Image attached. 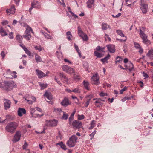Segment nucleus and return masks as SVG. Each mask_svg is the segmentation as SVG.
<instances>
[{
	"instance_id": "obj_1",
	"label": "nucleus",
	"mask_w": 153,
	"mask_h": 153,
	"mask_svg": "<svg viewBox=\"0 0 153 153\" xmlns=\"http://www.w3.org/2000/svg\"><path fill=\"white\" fill-rule=\"evenodd\" d=\"M16 86L15 82L12 80L4 81L3 84L0 82V88L7 91H11Z\"/></svg>"
},
{
	"instance_id": "obj_2",
	"label": "nucleus",
	"mask_w": 153,
	"mask_h": 153,
	"mask_svg": "<svg viewBox=\"0 0 153 153\" xmlns=\"http://www.w3.org/2000/svg\"><path fill=\"white\" fill-rule=\"evenodd\" d=\"M18 126V124L15 122L9 123L5 127V130L11 134L13 133Z\"/></svg>"
},
{
	"instance_id": "obj_3",
	"label": "nucleus",
	"mask_w": 153,
	"mask_h": 153,
	"mask_svg": "<svg viewBox=\"0 0 153 153\" xmlns=\"http://www.w3.org/2000/svg\"><path fill=\"white\" fill-rule=\"evenodd\" d=\"M78 138L75 135L71 136L69 140L67 141L66 144L70 148L74 147L77 142Z\"/></svg>"
},
{
	"instance_id": "obj_4",
	"label": "nucleus",
	"mask_w": 153,
	"mask_h": 153,
	"mask_svg": "<svg viewBox=\"0 0 153 153\" xmlns=\"http://www.w3.org/2000/svg\"><path fill=\"white\" fill-rule=\"evenodd\" d=\"M140 37L143 39V42L146 44H149L151 43L149 40L147 39V36L143 32L141 29H140Z\"/></svg>"
},
{
	"instance_id": "obj_5",
	"label": "nucleus",
	"mask_w": 153,
	"mask_h": 153,
	"mask_svg": "<svg viewBox=\"0 0 153 153\" xmlns=\"http://www.w3.org/2000/svg\"><path fill=\"white\" fill-rule=\"evenodd\" d=\"M99 76L97 73L93 75L91 78L92 83L94 85H97L100 84Z\"/></svg>"
},
{
	"instance_id": "obj_6",
	"label": "nucleus",
	"mask_w": 153,
	"mask_h": 153,
	"mask_svg": "<svg viewBox=\"0 0 153 153\" xmlns=\"http://www.w3.org/2000/svg\"><path fill=\"white\" fill-rule=\"evenodd\" d=\"M61 67L63 70L67 73L71 74L74 73V69L68 65H63Z\"/></svg>"
},
{
	"instance_id": "obj_7",
	"label": "nucleus",
	"mask_w": 153,
	"mask_h": 153,
	"mask_svg": "<svg viewBox=\"0 0 153 153\" xmlns=\"http://www.w3.org/2000/svg\"><path fill=\"white\" fill-rule=\"evenodd\" d=\"M6 74L7 75V77L8 78L12 79L16 78L17 77L16 73L15 71H11L10 69H7L6 71Z\"/></svg>"
},
{
	"instance_id": "obj_8",
	"label": "nucleus",
	"mask_w": 153,
	"mask_h": 153,
	"mask_svg": "<svg viewBox=\"0 0 153 153\" xmlns=\"http://www.w3.org/2000/svg\"><path fill=\"white\" fill-rule=\"evenodd\" d=\"M71 125L74 128H79L82 126V123L80 121L75 120L71 123Z\"/></svg>"
},
{
	"instance_id": "obj_9",
	"label": "nucleus",
	"mask_w": 153,
	"mask_h": 153,
	"mask_svg": "<svg viewBox=\"0 0 153 153\" xmlns=\"http://www.w3.org/2000/svg\"><path fill=\"white\" fill-rule=\"evenodd\" d=\"M21 135V132L20 131H16L13 137V142H16L19 141L20 140Z\"/></svg>"
},
{
	"instance_id": "obj_10",
	"label": "nucleus",
	"mask_w": 153,
	"mask_h": 153,
	"mask_svg": "<svg viewBox=\"0 0 153 153\" xmlns=\"http://www.w3.org/2000/svg\"><path fill=\"white\" fill-rule=\"evenodd\" d=\"M144 0H141V7L140 8L142 11V12L143 13H146L147 11L148 5L146 4H144L143 3Z\"/></svg>"
},
{
	"instance_id": "obj_11",
	"label": "nucleus",
	"mask_w": 153,
	"mask_h": 153,
	"mask_svg": "<svg viewBox=\"0 0 153 153\" xmlns=\"http://www.w3.org/2000/svg\"><path fill=\"white\" fill-rule=\"evenodd\" d=\"M41 6L38 1H34L32 2L31 3V7L30 8L29 10V11L30 12H31L32 9L33 8H40Z\"/></svg>"
},
{
	"instance_id": "obj_12",
	"label": "nucleus",
	"mask_w": 153,
	"mask_h": 153,
	"mask_svg": "<svg viewBox=\"0 0 153 153\" xmlns=\"http://www.w3.org/2000/svg\"><path fill=\"white\" fill-rule=\"evenodd\" d=\"M3 100L4 101V106L5 110H7L9 109L10 107L11 102L10 101L6 99H4Z\"/></svg>"
},
{
	"instance_id": "obj_13",
	"label": "nucleus",
	"mask_w": 153,
	"mask_h": 153,
	"mask_svg": "<svg viewBox=\"0 0 153 153\" xmlns=\"http://www.w3.org/2000/svg\"><path fill=\"white\" fill-rule=\"evenodd\" d=\"M36 71L37 72V75L38 76L39 78H41L44 76H46L49 73V72L48 71L46 72V74H45L41 71L38 69L36 70Z\"/></svg>"
},
{
	"instance_id": "obj_14",
	"label": "nucleus",
	"mask_w": 153,
	"mask_h": 153,
	"mask_svg": "<svg viewBox=\"0 0 153 153\" xmlns=\"http://www.w3.org/2000/svg\"><path fill=\"white\" fill-rule=\"evenodd\" d=\"M15 10L14 5H12L10 9H6V12L8 15H10V14H14L15 13Z\"/></svg>"
},
{
	"instance_id": "obj_15",
	"label": "nucleus",
	"mask_w": 153,
	"mask_h": 153,
	"mask_svg": "<svg viewBox=\"0 0 153 153\" xmlns=\"http://www.w3.org/2000/svg\"><path fill=\"white\" fill-rule=\"evenodd\" d=\"M58 121L55 120H49L47 123V126H55L57 125Z\"/></svg>"
},
{
	"instance_id": "obj_16",
	"label": "nucleus",
	"mask_w": 153,
	"mask_h": 153,
	"mask_svg": "<svg viewBox=\"0 0 153 153\" xmlns=\"http://www.w3.org/2000/svg\"><path fill=\"white\" fill-rule=\"evenodd\" d=\"M108 50L111 53H114L115 51V47L114 45H109L106 46Z\"/></svg>"
},
{
	"instance_id": "obj_17",
	"label": "nucleus",
	"mask_w": 153,
	"mask_h": 153,
	"mask_svg": "<svg viewBox=\"0 0 153 153\" xmlns=\"http://www.w3.org/2000/svg\"><path fill=\"white\" fill-rule=\"evenodd\" d=\"M61 104L62 106L65 107L69 105L70 104L69 102L68 99L66 97H65L64 99L61 102Z\"/></svg>"
},
{
	"instance_id": "obj_18",
	"label": "nucleus",
	"mask_w": 153,
	"mask_h": 153,
	"mask_svg": "<svg viewBox=\"0 0 153 153\" xmlns=\"http://www.w3.org/2000/svg\"><path fill=\"white\" fill-rule=\"evenodd\" d=\"M18 115L19 116H22V113L25 114L26 113L25 110L23 108H19L18 111Z\"/></svg>"
},
{
	"instance_id": "obj_19",
	"label": "nucleus",
	"mask_w": 153,
	"mask_h": 153,
	"mask_svg": "<svg viewBox=\"0 0 153 153\" xmlns=\"http://www.w3.org/2000/svg\"><path fill=\"white\" fill-rule=\"evenodd\" d=\"M125 66L126 68L128 69L130 71H131L134 68L133 65L131 62H128L127 65H126Z\"/></svg>"
},
{
	"instance_id": "obj_20",
	"label": "nucleus",
	"mask_w": 153,
	"mask_h": 153,
	"mask_svg": "<svg viewBox=\"0 0 153 153\" xmlns=\"http://www.w3.org/2000/svg\"><path fill=\"white\" fill-rule=\"evenodd\" d=\"M44 96L50 100L52 99V95L50 92H46L44 94Z\"/></svg>"
},
{
	"instance_id": "obj_21",
	"label": "nucleus",
	"mask_w": 153,
	"mask_h": 153,
	"mask_svg": "<svg viewBox=\"0 0 153 153\" xmlns=\"http://www.w3.org/2000/svg\"><path fill=\"white\" fill-rule=\"evenodd\" d=\"M97 100L95 102V105L97 107H100L102 106L103 103L101 102V98L97 99Z\"/></svg>"
},
{
	"instance_id": "obj_22",
	"label": "nucleus",
	"mask_w": 153,
	"mask_h": 153,
	"mask_svg": "<svg viewBox=\"0 0 153 153\" xmlns=\"http://www.w3.org/2000/svg\"><path fill=\"white\" fill-rule=\"evenodd\" d=\"M111 28V27L109 25L106 23H103L102 25V29L103 30H107L108 28Z\"/></svg>"
},
{
	"instance_id": "obj_23",
	"label": "nucleus",
	"mask_w": 153,
	"mask_h": 153,
	"mask_svg": "<svg viewBox=\"0 0 153 153\" xmlns=\"http://www.w3.org/2000/svg\"><path fill=\"white\" fill-rule=\"evenodd\" d=\"M31 32L33 33L32 29L30 26H27L25 31L26 34L30 35Z\"/></svg>"
},
{
	"instance_id": "obj_24",
	"label": "nucleus",
	"mask_w": 153,
	"mask_h": 153,
	"mask_svg": "<svg viewBox=\"0 0 153 153\" xmlns=\"http://www.w3.org/2000/svg\"><path fill=\"white\" fill-rule=\"evenodd\" d=\"M59 76L61 78H64V82H67L68 80V79L66 76L64 75L63 73H59Z\"/></svg>"
},
{
	"instance_id": "obj_25",
	"label": "nucleus",
	"mask_w": 153,
	"mask_h": 153,
	"mask_svg": "<svg viewBox=\"0 0 153 153\" xmlns=\"http://www.w3.org/2000/svg\"><path fill=\"white\" fill-rule=\"evenodd\" d=\"M94 0H92L91 1H88L87 2V7L89 8H91L92 7V5L94 4Z\"/></svg>"
},
{
	"instance_id": "obj_26",
	"label": "nucleus",
	"mask_w": 153,
	"mask_h": 153,
	"mask_svg": "<svg viewBox=\"0 0 153 153\" xmlns=\"http://www.w3.org/2000/svg\"><path fill=\"white\" fill-rule=\"evenodd\" d=\"M74 74L73 77V78L76 80H79L80 79V76L79 74L78 73H75L74 72Z\"/></svg>"
},
{
	"instance_id": "obj_27",
	"label": "nucleus",
	"mask_w": 153,
	"mask_h": 153,
	"mask_svg": "<svg viewBox=\"0 0 153 153\" xmlns=\"http://www.w3.org/2000/svg\"><path fill=\"white\" fill-rule=\"evenodd\" d=\"M83 84L84 87L87 90H89V83L88 81L84 80L83 81Z\"/></svg>"
},
{
	"instance_id": "obj_28",
	"label": "nucleus",
	"mask_w": 153,
	"mask_h": 153,
	"mask_svg": "<svg viewBox=\"0 0 153 153\" xmlns=\"http://www.w3.org/2000/svg\"><path fill=\"white\" fill-rule=\"evenodd\" d=\"M80 37H81L82 39H83V40L84 41H87L88 39V37L87 35L86 34H85V33H82V34L80 35L79 36Z\"/></svg>"
},
{
	"instance_id": "obj_29",
	"label": "nucleus",
	"mask_w": 153,
	"mask_h": 153,
	"mask_svg": "<svg viewBox=\"0 0 153 153\" xmlns=\"http://www.w3.org/2000/svg\"><path fill=\"white\" fill-rule=\"evenodd\" d=\"M0 33L1 35L2 36L7 35L8 34L4 30L2 27H1L0 29Z\"/></svg>"
},
{
	"instance_id": "obj_30",
	"label": "nucleus",
	"mask_w": 153,
	"mask_h": 153,
	"mask_svg": "<svg viewBox=\"0 0 153 153\" xmlns=\"http://www.w3.org/2000/svg\"><path fill=\"white\" fill-rule=\"evenodd\" d=\"M105 47H101L100 46H97L96 48V49H94V51H100L101 52H104V50L105 49Z\"/></svg>"
},
{
	"instance_id": "obj_31",
	"label": "nucleus",
	"mask_w": 153,
	"mask_h": 153,
	"mask_svg": "<svg viewBox=\"0 0 153 153\" xmlns=\"http://www.w3.org/2000/svg\"><path fill=\"white\" fill-rule=\"evenodd\" d=\"M16 39L19 43H21L22 40V37L20 35H17L16 36Z\"/></svg>"
},
{
	"instance_id": "obj_32",
	"label": "nucleus",
	"mask_w": 153,
	"mask_h": 153,
	"mask_svg": "<svg viewBox=\"0 0 153 153\" xmlns=\"http://www.w3.org/2000/svg\"><path fill=\"white\" fill-rule=\"evenodd\" d=\"M57 145H59L64 150H66L67 149L66 146L63 144L62 142H61L59 143H57Z\"/></svg>"
},
{
	"instance_id": "obj_33",
	"label": "nucleus",
	"mask_w": 153,
	"mask_h": 153,
	"mask_svg": "<svg viewBox=\"0 0 153 153\" xmlns=\"http://www.w3.org/2000/svg\"><path fill=\"white\" fill-rule=\"evenodd\" d=\"M94 53L95 56H96L97 58H101L103 57V54L99 53L96 51H94Z\"/></svg>"
},
{
	"instance_id": "obj_34",
	"label": "nucleus",
	"mask_w": 153,
	"mask_h": 153,
	"mask_svg": "<svg viewBox=\"0 0 153 153\" xmlns=\"http://www.w3.org/2000/svg\"><path fill=\"white\" fill-rule=\"evenodd\" d=\"M54 111L56 112L57 114H59L60 115H61V113H62L63 112L60 108H55L54 110Z\"/></svg>"
},
{
	"instance_id": "obj_35",
	"label": "nucleus",
	"mask_w": 153,
	"mask_h": 153,
	"mask_svg": "<svg viewBox=\"0 0 153 153\" xmlns=\"http://www.w3.org/2000/svg\"><path fill=\"white\" fill-rule=\"evenodd\" d=\"M35 60L37 62H38L42 61L41 57L39 56L36 53L35 54Z\"/></svg>"
},
{
	"instance_id": "obj_36",
	"label": "nucleus",
	"mask_w": 153,
	"mask_h": 153,
	"mask_svg": "<svg viewBox=\"0 0 153 153\" xmlns=\"http://www.w3.org/2000/svg\"><path fill=\"white\" fill-rule=\"evenodd\" d=\"M39 85L41 87V89H43L47 88L48 86V85L47 84H42L41 82H39Z\"/></svg>"
},
{
	"instance_id": "obj_37",
	"label": "nucleus",
	"mask_w": 153,
	"mask_h": 153,
	"mask_svg": "<svg viewBox=\"0 0 153 153\" xmlns=\"http://www.w3.org/2000/svg\"><path fill=\"white\" fill-rule=\"evenodd\" d=\"M23 49L26 54L29 56H31V53L29 51L26 47L23 48Z\"/></svg>"
},
{
	"instance_id": "obj_38",
	"label": "nucleus",
	"mask_w": 153,
	"mask_h": 153,
	"mask_svg": "<svg viewBox=\"0 0 153 153\" xmlns=\"http://www.w3.org/2000/svg\"><path fill=\"white\" fill-rule=\"evenodd\" d=\"M110 57V55L109 54H108L106 56L103 58L102 59H101V60L103 62H105L109 59Z\"/></svg>"
},
{
	"instance_id": "obj_39",
	"label": "nucleus",
	"mask_w": 153,
	"mask_h": 153,
	"mask_svg": "<svg viewBox=\"0 0 153 153\" xmlns=\"http://www.w3.org/2000/svg\"><path fill=\"white\" fill-rule=\"evenodd\" d=\"M66 34L68 39V40H71V37L72 36V35L70 31H68L66 33Z\"/></svg>"
},
{
	"instance_id": "obj_40",
	"label": "nucleus",
	"mask_w": 153,
	"mask_h": 153,
	"mask_svg": "<svg viewBox=\"0 0 153 153\" xmlns=\"http://www.w3.org/2000/svg\"><path fill=\"white\" fill-rule=\"evenodd\" d=\"M78 29V34L79 36L80 35L83 33V32L82 31L81 28L80 26H78L77 28Z\"/></svg>"
},
{
	"instance_id": "obj_41",
	"label": "nucleus",
	"mask_w": 153,
	"mask_h": 153,
	"mask_svg": "<svg viewBox=\"0 0 153 153\" xmlns=\"http://www.w3.org/2000/svg\"><path fill=\"white\" fill-rule=\"evenodd\" d=\"M117 34L122 37L125 36L124 35L123 33L122 30H116Z\"/></svg>"
},
{
	"instance_id": "obj_42",
	"label": "nucleus",
	"mask_w": 153,
	"mask_h": 153,
	"mask_svg": "<svg viewBox=\"0 0 153 153\" xmlns=\"http://www.w3.org/2000/svg\"><path fill=\"white\" fill-rule=\"evenodd\" d=\"M95 123L94 120H92L91 124V126L89 128V129H92L95 126Z\"/></svg>"
},
{
	"instance_id": "obj_43",
	"label": "nucleus",
	"mask_w": 153,
	"mask_h": 153,
	"mask_svg": "<svg viewBox=\"0 0 153 153\" xmlns=\"http://www.w3.org/2000/svg\"><path fill=\"white\" fill-rule=\"evenodd\" d=\"M72 92H74L75 93L79 94L81 92V90L78 88H76L72 91Z\"/></svg>"
},
{
	"instance_id": "obj_44",
	"label": "nucleus",
	"mask_w": 153,
	"mask_h": 153,
	"mask_svg": "<svg viewBox=\"0 0 153 153\" xmlns=\"http://www.w3.org/2000/svg\"><path fill=\"white\" fill-rule=\"evenodd\" d=\"M23 37L25 38L26 40H30V38L31 37V35H28V34H26L24 35H23Z\"/></svg>"
},
{
	"instance_id": "obj_45",
	"label": "nucleus",
	"mask_w": 153,
	"mask_h": 153,
	"mask_svg": "<svg viewBox=\"0 0 153 153\" xmlns=\"http://www.w3.org/2000/svg\"><path fill=\"white\" fill-rule=\"evenodd\" d=\"M43 115V114H42L40 115L39 114L34 113L33 115H32V117H34L35 118L41 117Z\"/></svg>"
},
{
	"instance_id": "obj_46",
	"label": "nucleus",
	"mask_w": 153,
	"mask_h": 153,
	"mask_svg": "<svg viewBox=\"0 0 153 153\" xmlns=\"http://www.w3.org/2000/svg\"><path fill=\"white\" fill-rule=\"evenodd\" d=\"M63 114V116L62 117V119L64 120H67L68 118V115L67 114L65 113L64 112L62 113Z\"/></svg>"
},
{
	"instance_id": "obj_47",
	"label": "nucleus",
	"mask_w": 153,
	"mask_h": 153,
	"mask_svg": "<svg viewBox=\"0 0 153 153\" xmlns=\"http://www.w3.org/2000/svg\"><path fill=\"white\" fill-rule=\"evenodd\" d=\"M116 60L115 61V62L116 63L119 62L120 63L121 62L122 60V59L120 57L117 56L116 59Z\"/></svg>"
},
{
	"instance_id": "obj_48",
	"label": "nucleus",
	"mask_w": 153,
	"mask_h": 153,
	"mask_svg": "<svg viewBox=\"0 0 153 153\" xmlns=\"http://www.w3.org/2000/svg\"><path fill=\"white\" fill-rule=\"evenodd\" d=\"M41 33L42 34H44L45 36L48 39H51L52 38L51 36L49 35L47 33L43 32V31H41Z\"/></svg>"
},
{
	"instance_id": "obj_49",
	"label": "nucleus",
	"mask_w": 153,
	"mask_h": 153,
	"mask_svg": "<svg viewBox=\"0 0 153 153\" xmlns=\"http://www.w3.org/2000/svg\"><path fill=\"white\" fill-rule=\"evenodd\" d=\"M34 48L36 50H38L39 52L41 51L42 50V47L40 46H35Z\"/></svg>"
},
{
	"instance_id": "obj_50",
	"label": "nucleus",
	"mask_w": 153,
	"mask_h": 153,
	"mask_svg": "<svg viewBox=\"0 0 153 153\" xmlns=\"http://www.w3.org/2000/svg\"><path fill=\"white\" fill-rule=\"evenodd\" d=\"M64 7L65 6V4L64 2V0H57Z\"/></svg>"
},
{
	"instance_id": "obj_51",
	"label": "nucleus",
	"mask_w": 153,
	"mask_h": 153,
	"mask_svg": "<svg viewBox=\"0 0 153 153\" xmlns=\"http://www.w3.org/2000/svg\"><path fill=\"white\" fill-rule=\"evenodd\" d=\"M134 47L137 49H139L141 47L139 44L138 43L134 42Z\"/></svg>"
},
{
	"instance_id": "obj_52",
	"label": "nucleus",
	"mask_w": 153,
	"mask_h": 153,
	"mask_svg": "<svg viewBox=\"0 0 153 153\" xmlns=\"http://www.w3.org/2000/svg\"><path fill=\"white\" fill-rule=\"evenodd\" d=\"M153 53V49H152L151 50H149L148 51V53H147V55L148 56H151L152 55V53Z\"/></svg>"
},
{
	"instance_id": "obj_53",
	"label": "nucleus",
	"mask_w": 153,
	"mask_h": 153,
	"mask_svg": "<svg viewBox=\"0 0 153 153\" xmlns=\"http://www.w3.org/2000/svg\"><path fill=\"white\" fill-rule=\"evenodd\" d=\"M23 99H25V100L27 101V102L29 104H32L33 103V101L27 99V97H23Z\"/></svg>"
},
{
	"instance_id": "obj_54",
	"label": "nucleus",
	"mask_w": 153,
	"mask_h": 153,
	"mask_svg": "<svg viewBox=\"0 0 153 153\" xmlns=\"http://www.w3.org/2000/svg\"><path fill=\"white\" fill-rule=\"evenodd\" d=\"M85 118V117L84 115H78V119L79 120H81Z\"/></svg>"
},
{
	"instance_id": "obj_55",
	"label": "nucleus",
	"mask_w": 153,
	"mask_h": 153,
	"mask_svg": "<svg viewBox=\"0 0 153 153\" xmlns=\"http://www.w3.org/2000/svg\"><path fill=\"white\" fill-rule=\"evenodd\" d=\"M105 40H108L109 41H110L111 40L110 38L109 37L108 35L107 34H105Z\"/></svg>"
},
{
	"instance_id": "obj_56",
	"label": "nucleus",
	"mask_w": 153,
	"mask_h": 153,
	"mask_svg": "<svg viewBox=\"0 0 153 153\" xmlns=\"http://www.w3.org/2000/svg\"><path fill=\"white\" fill-rule=\"evenodd\" d=\"M28 146V144L25 141V142L24 144V145L22 146V148L23 149H26L27 147Z\"/></svg>"
},
{
	"instance_id": "obj_57",
	"label": "nucleus",
	"mask_w": 153,
	"mask_h": 153,
	"mask_svg": "<svg viewBox=\"0 0 153 153\" xmlns=\"http://www.w3.org/2000/svg\"><path fill=\"white\" fill-rule=\"evenodd\" d=\"M74 119V117L72 116L71 115L70 116L69 119V123L70 125H71L72 122V120Z\"/></svg>"
},
{
	"instance_id": "obj_58",
	"label": "nucleus",
	"mask_w": 153,
	"mask_h": 153,
	"mask_svg": "<svg viewBox=\"0 0 153 153\" xmlns=\"http://www.w3.org/2000/svg\"><path fill=\"white\" fill-rule=\"evenodd\" d=\"M127 89V88L126 87H125L123 89H122L120 91V93L122 94L123 92L124 91H126Z\"/></svg>"
},
{
	"instance_id": "obj_59",
	"label": "nucleus",
	"mask_w": 153,
	"mask_h": 153,
	"mask_svg": "<svg viewBox=\"0 0 153 153\" xmlns=\"http://www.w3.org/2000/svg\"><path fill=\"white\" fill-rule=\"evenodd\" d=\"M99 95L100 96L102 97L107 96V94L106 93H104L102 92L100 93Z\"/></svg>"
},
{
	"instance_id": "obj_60",
	"label": "nucleus",
	"mask_w": 153,
	"mask_h": 153,
	"mask_svg": "<svg viewBox=\"0 0 153 153\" xmlns=\"http://www.w3.org/2000/svg\"><path fill=\"white\" fill-rule=\"evenodd\" d=\"M1 55L3 59H4L5 56L4 52V51H2L1 53Z\"/></svg>"
},
{
	"instance_id": "obj_61",
	"label": "nucleus",
	"mask_w": 153,
	"mask_h": 153,
	"mask_svg": "<svg viewBox=\"0 0 153 153\" xmlns=\"http://www.w3.org/2000/svg\"><path fill=\"white\" fill-rule=\"evenodd\" d=\"M30 110H31L30 113L31 114V116H32V115H33L34 114V113L35 112V108H31Z\"/></svg>"
},
{
	"instance_id": "obj_62",
	"label": "nucleus",
	"mask_w": 153,
	"mask_h": 153,
	"mask_svg": "<svg viewBox=\"0 0 153 153\" xmlns=\"http://www.w3.org/2000/svg\"><path fill=\"white\" fill-rule=\"evenodd\" d=\"M74 46L76 50L77 51H80V50L79 49L78 46L76 44H74Z\"/></svg>"
},
{
	"instance_id": "obj_63",
	"label": "nucleus",
	"mask_w": 153,
	"mask_h": 153,
	"mask_svg": "<svg viewBox=\"0 0 153 153\" xmlns=\"http://www.w3.org/2000/svg\"><path fill=\"white\" fill-rule=\"evenodd\" d=\"M13 33L11 32L9 34V38L10 39H13Z\"/></svg>"
},
{
	"instance_id": "obj_64",
	"label": "nucleus",
	"mask_w": 153,
	"mask_h": 153,
	"mask_svg": "<svg viewBox=\"0 0 153 153\" xmlns=\"http://www.w3.org/2000/svg\"><path fill=\"white\" fill-rule=\"evenodd\" d=\"M8 22L7 20H4L2 22V24L4 25H6V24H8Z\"/></svg>"
}]
</instances>
